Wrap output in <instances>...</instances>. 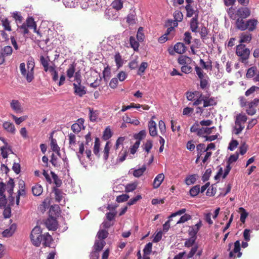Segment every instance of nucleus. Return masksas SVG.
Instances as JSON below:
<instances>
[{
  "label": "nucleus",
  "mask_w": 259,
  "mask_h": 259,
  "mask_svg": "<svg viewBox=\"0 0 259 259\" xmlns=\"http://www.w3.org/2000/svg\"><path fill=\"white\" fill-rule=\"evenodd\" d=\"M152 243L151 242H149L148 243H147L145 245V246L143 249L144 254L145 255L150 254L152 251Z\"/></svg>",
  "instance_id": "63"
},
{
  "label": "nucleus",
  "mask_w": 259,
  "mask_h": 259,
  "mask_svg": "<svg viewBox=\"0 0 259 259\" xmlns=\"http://www.w3.org/2000/svg\"><path fill=\"white\" fill-rule=\"evenodd\" d=\"M191 218L192 217H191V215L187 214V213H185L184 215H182L180 218L179 220L177 222L176 224L184 223L191 220Z\"/></svg>",
  "instance_id": "61"
},
{
  "label": "nucleus",
  "mask_w": 259,
  "mask_h": 259,
  "mask_svg": "<svg viewBox=\"0 0 259 259\" xmlns=\"http://www.w3.org/2000/svg\"><path fill=\"white\" fill-rule=\"evenodd\" d=\"M123 120L126 123L133 124L135 125H138L140 123L137 119H132L127 115L125 116H123Z\"/></svg>",
  "instance_id": "51"
},
{
  "label": "nucleus",
  "mask_w": 259,
  "mask_h": 259,
  "mask_svg": "<svg viewBox=\"0 0 259 259\" xmlns=\"http://www.w3.org/2000/svg\"><path fill=\"white\" fill-rule=\"evenodd\" d=\"M43 191L42 187L39 184H36L32 187V192L34 196L40 195Z\"/></svg>",
  "instance_id": "32"
},
{
  "label": "nucleus",
  "mask_w": 259,
  "mask_h": 259,
  "mask_svg": "<svg viewBox=\"0 0 259 259\" xmlns=\"http://www.w3.org/2000/svg\"><path fill=\"white\" fill-rule=\"evenodd\" d=\"M239 212H240V221L244 223L245 222V219L248 215V213L246 211V210L243 207L239 208Z\"/></svg>",
  "instance_id": "50"
},
{
  "label": "nucleus",
  "mask_w": 259,
  "mask_h": 259,
  "mask_svg": "<svg viewBox=\"0 0 259 259\" xmlns=\"http://www.w3.org/2000/svg\"><path fill=\"white\" fill-rule=\"evenodd\" d=\"M234 253H237V256L240 257L242 255V253L240 252V243L239 240H237L234 243V248L233 251L230 252L229 256L232 257L234 256Z\"/></svg>",
  "instance_id": "13"
},
{
  "label": "nucleus",
  "mask_w": 259,
  "mask_h": 259,
  "mask_svg": "<svg viewBox=\"0 0 259 259\" xmlns=\"http://www.w3.org/2000/svg\"><path fill=\"white\" fill-rule=\"evenodd\" d=\"M138 186V183L135 182L132 183L127 184L125 188V191L126 192H133L136 189Z\"/></svg>",
  "instance_id": "47"
},
{
  "label": "nucleus",
  "mask_w": 259,
  "mask_h": 259,
  "mask_svg": "<svg viewBox=\"0 0 259 259\" xmlns=\"http://www.w3.org/2000/svg\"><path fill=\"white\" fill-rule=\"evenodd\" d=\"M52 178L54 180V183L56 185V188L60 187L62 185V181L58 178V176L53 171L51 172Z\"/></svg>",
  "instance_id": "44"
},
{
  "label": "nucleus",
  "mask_w": 259,
  "mask_h": 259,
  "mask_svg": "<svg viewBox=\"0 0 259 259\" xmlns=\"http://www.w3.org/2000/svg\"><path fill=\"white\" fill-rule=\"evenodd\" d=\"M199 79L200 87L202 90H204L209 87V77L208 75H206V76H204V77H202L201 79Z\"/></svg>",
  "instance_id": "30"
},
{
  "label": "nucleus",
  "mask_w": 259,
  "mask_h": 259,
  "mask_svg": "<svg viewBox=\"0 0 259 259\" xmlns=\"http://www.w3.org/2000/svg\"><path fill=\"white\" fill-rule=\"evenodd\" d=\"M200 192V186L199 185H197L193 186L190 190V194L192 197H194L197 196Z\"/></svg>",
  "instance_id": "48"
},
{
  "label": "nucleus",
  "mask_w": 259,
  "mask_h": 259,
  "mask_svg": "<svg viewBox=\"0 0 259 259\" xmlns=\"http://www.w3.org/2000/svg\"><path fill=\"white\" fill-rule=\"evenodd\" d=\"M197 237L190 236V238L187 239L185 242V246L190 247L192 246L195 243Z\"/></svg>",
  "instance_id": "62"
},
{
  "label": "nucleus",
  "mask_w": 259,
  "mask_h": 259,
  "mask_svg": "<svg viewBox=\"0 0 259 259\" xmlns=\"http://www.w3.org/2000/svg\"><path fill=\"white\" fill-rule=\"evenodd\" d=\"M240 42L242 43H248L249 42L252 38V35L250 33H243L240 35Z\"/></svg>",
  "instance_id": "33"
},
{
  "label": "nucleus",
  "mask_w": 259,
  "mask_h": 259,
  "mask_svg": "<svg viewBox=\"0 0 259 259\" xmlns=\"http://www.w3.org/2000/svg\"><path fill=\"white\" fill-rule=\"evenodd\" d=\"M3 127L7 132L14 135L16 133V128L14 124L10 121H5L3 123Z\"/></svg>",
  "instance_id": "12"
},
{
  "label": "nucleus",
  "mask_w": 259,
  "mask_h": 259,
  "mask_svg": "<svg viewBox=\"0 0 259 259\" xmlns=\"http://www.w3.org/2000/svg\"><path fill=\"white\" fill-rule=\"evenodd\" d=\"M111 6L113 8L119 11L123 7V1L122 0H114L112 2Z\"/></svg>",
  "instance_id": "42"
},
{
  "label": "nucleus",
  "mask_w": 259,
  "mask_h": 259,
  "mask_svg": "<svg viewBox=\"0 0 259 259\" xmlns=\"http://www.w3.org/2000/svg\"><path fill=\"white\" fill-rule=\"evenodd\" d=\"M68 140H69V147L75 150V148L76 147V136L74 134L72 133H70L68 135Z\"/></svg>",
  "instance_id": "28"
},
{
  "label": "nucleus",
  "mask_w": 259,
  "mask_h": 259,
  "mask_svg": "<svg viewBox=\"0 0 259 259\" xmlns=\"http://www.w3.org/2000/svg\"><path fill=\"white\" fill-rule=\"evenodd\" d=\"M236 54L239 57V61L244 63L249 58L250 50L245 45L240 44L236 47Z\"/></svg>",
  "instance_id": "6"
},
{
  "label": "nucleus",
  "mask_w": 259,
  "mask_h": 259,
  "mask_svg": "<svg viewBox=\"0 0 259 259\" xmlns=\"http://www.w3.org/2000/svg\"><path fill=\"white\" fill-rule=\"evenodd\" d=\"M2 25L5 30L11 31L12 30L11 26V22L7 18H4L1 19Z\"/></svg>",
  "instance_id": "31"
},
{
  "label": "nucleus",
  "mask_w": 259,
  "mask_h": 259,
  "mask_svg": "<svg viewBox=\"0 0 259 259\" xmlns=\"http://www.w3.org/2000/svg\"><path fill=\"white\" fill-rule=\"evenodd\" d=\"M89 117L90 120L91 121L95 122L96 121L98 116V111L96 110L94 111L93 109L89 108Z\"/></svg>",
  "instance_id": "40"
},
{
  "label": "nucleus",
  "mask_w": 259,
  "mask_h": 259,
  "mask_svg": "<svg viewBox=\"0 0 259 259\" xmlns=\"http://www.w3.org/2000/svg\"><path fill=\"white\" fill-rule=\"evenodd\" d=\"M195 69L196 74L198 75V77L199 79H201V78L206 76V75H207L205 73L203 72L201 68L197 65L195 66Z\"/></svg>",
  "instance_id": "59"
},
{
  "label": "nucleus",
  "mask_w": 259,
  "mask_h": 259,
  "mask_svg": "<svg viewBox=\"0 0 259 259\" xmlns=\"http://www.w3.org/2000/svg\"><path fill=\"white\" fill-rule=\"evenodd\" d=\"M198 13L195 17L191 19L190 21V29L193 32H197L198 28Z\"/></svg>",
  "instance_id": "15"
},
{
  "label": "nucleus",
  "mask_w": 259,
  "mask_h": 259,
  "mask_svg": "<svg viewBox=\"0 0 259 259\" xmlns=\"http://www.w3.org/2000/svg\"><path fill=\"white\" fill-rule=\"evenodd\" d=\"M257 24V20L255 19H251L247 20L246 30L249 31H253L256 29Z\"/></svg>",
  "instance_id": "23"
},
{
  "label": "nucleus",
  "mask_w": 259,
  "mask_h": 259,
  "mask_svg": "<svg viewBox=\"0 0 259 259\" xmlns=\"http://www.w3.org/2000/svg\"><path fill=\"white\" fill-rule=\"evenodd\" d=\"M130 43L131 48H132L135 51H138L140 45L139 42L136 40V38L134 36H130Z\"/></svg>",
  "instance_id": "35"
},
{
  "label": "nucleus",
  "mask_w": 259,
  "mask_h": 259,
  "mask_svg": "<svg viewBox=\"0 0 259 259\" xmlns=\"http://www.w3.org/2000/svg\"><path fill=\"white\" fill-rule=\"evenodd\" d=\"M202 226V221L199 220L196 225L189 227V229L188 230V234L189 236L197 237L196 235Z\"/></svg>",
  "instance_id": "10"
},
{
  "label": "nucleus",
  "mask_w": 259,
  "mask_h": 259,
  "mask_svg": "<svg viewBox=\"0 0 259 259\" xmlns=\"http://www.w3.org/2000/svg\"><path fill=\"white\" fill-rule=\"evenodd\" d=\"M108 235V232L105 230H101L98 232L97 237L100 240H104Z\"/></svg>",
  "instance_id": "53"
},
{
  "label": "nucleus",
  "mask_w": 259,
  "mask_h": 259,
  "mask_svg": "<svg viewBox=\"0 0 259 259\" xmlns=\"http://www.w3.org/2000/svg\"><path fill=\"white\" fill-rule=\"evenodd\" d=\"M247 120V117L242 114L237 115L235 120V126L233 132L236 135L240 134L244 128V124Z\"/></svg>",
  "instance_id": "5"
},
{
  "label": "nucleus",
  "mask_w": 259,
  "mask_h": 259,
  "mask_svg": "<svg viewBox=\"0 0 259 259\" xmlns=\"http://www.w3.org/2000/svg\"><path fill=\"white\" fill-rule=\"evenodd\" d=\"M35 64L33 59L31 58L27 62V70L26 69L25 63L20 64V70L22 76L25 77L28 82H31L34 79V68Z\"/></svg>",
  "instance_id": "3"
},
{
  "label": "nucleus",
  "mask_w": 259,
  "mask_h": 259,
  "mask_svg": "<svg viewBox=\"0 0 259 259\" xmlns=\"http://www.w3.org/2000/svg\"><path fill=\"white\" fill-rule=\"evenodd\" d=\"M53 191L55 193V198L56 201L58 202H60L61 200L62 199V191L60 189L56 187H54L53 189Z\"/></svg>",
  "instance_id": "36"
},
{
  "label": "nucleus",
  "mask_w": 259,
  "mask_h": 259,
  "mask_svg": "<svg viewBox=\"0 0 259 259\" xmlns=\"http://www.w3.org/2000/svg\"><path fill=\"white\" fill-rule=\"evenodd\" d=\"M75 66L72 64L69 66V68L67 70V76L69 78H71L74 73Z\"/></svg>",
  "instance_id": "64"
},
{
  "label": "nucleus",
  "mask_w": 259,
  "mask_h": 259,
  "mask_svg": "<svg viewBox=\"0 0 259 259\" xmlns=\"http://www.w3.org/2000/svg\"><path fill=\"white\" fill-rule=\"evenodd\" d=\"M105 245V242L104 240H98L95 243L94 247L96 251H100Z\"/></svg>",
  "instance_id": "43"
},
{
  "label": "nucleus",
  "mask_w": 259,
  "mask_h": 259,
  "mask_svg": "<svg viewBox=\"0 0 259 259\" xmlns=\"http://www.w3.org/2000/svg\"><path fill=\"white\" fill-rule=\"evenodd\" d=\"M19 190L17 192V194L22 197H25L26 193L25 191V184L23 180H20L18 183Z\"/></svg>",
  "instance_id": "25"
},
{
  "label": "nucleus",
  "mask_w": 259,
  "mask_h": 259,
  "mask_svg": "<svg viewBox=\"0 0 259 259\" xmlns=\"http://www.w3.org/2000/svg\"><path fill=\"white\" fill-rule=\"evenodd\" d=\"M146 167L145 165H143L142 167L135 169L133 171V175L136 178H139L142 176L146 171Z\"/></svg>",
  "instance_id": "41"
},
{
  "label": "nucleus",
  "mask_w": 259,
  "mask_h": 259,
  "mask_svg": "<svg viewBox=\"0 0 259 259\" xmlns=\"http://www.w3.org/2000/svg\"><path fill=\"white\" fill-rule=\"evenodd\" d=\"M50 58L49 56L47 57H45L44 56H40V64L44 67V70L47 72H48L51 68V66H49V62Z\"/></svg>",
  "instance_id": "18"
},
{
  "label": "nucleus",
  "mask_w": 259,
  "mask_h": 259,
  "mask_svg": "<svg viewBox=\"0 0 259 259\" xmlns=\"http://www.w3.org/2000/svg\"><path fill=\"white\" fill-rule=\"evenodd\" d=\"M48 71L51 73L53 80L54 81H57L58 79V75L57 71L55 69V66H51V68Z\"/></svg>",
  "instance_id": "55"
},
{
  "label": "nucleus",
  "mask_w": 259,
  "mask_h": 259,
  "mask_svg": "<svg viewBox=\"0 0 259 259\" xmlns=\"http://www.w3.org/2000/svg\"><path fill=\"white\" fill-rule=\"evenodd\" d=\"M196 181V175H192L187 177L185 179V183L187 185H190L195 183Z\"/></svg>",
  "instance_id": "56"
},
{
  "label": "nucleus",
  "mask_w": 259,
  "mask_h": 259,
  "mask_svg": "<svg viewBox=\"0 0 259 259\" xmlns=\"http://www.w3.org/2000/svg\"><path fill=\"white\" fill-rule=\"evenodd\" d=\"M17 229V225L15 224H12L10 227L5 230L2 232V235L4 237H11L15 233Z\"/></svg>",
  "instance_id": "14"
},
{
  "label": "nucleus",
  "mask_w": 259,
  "mask_h": 259,
  "mask_svg": "<svg viewBox=\"0 0 259 259\" xmlns=\"http://www.w3.org/2000/svg\"><path fill=\"white\" fill-rule=\"evenodd\" d=\"M127 150L125 149L124 150L122 149L119 153L118 157L116 159V161L115 162L113 161L112 163L114 164H116L118 162H123L124 160H125V159L127 156Z\"/></svg>",
  "instance_id": "24"
},
{
  "label": "nucleus",
  "mask_w": 259,
  "mask_h": 259,
  "mask_svg": "<svg viewBox=\"0 0 259 259\" xmlns=\"http://www.w3.org/2000/svg\"><path fill=\"white\" fill-rule=\"evenodd\" d=\"M186 211V208L181 209L176 212L172 213L169 217L168 220L163 225V231L164 232L168 231L170 228V222L171 221V218L175 217L177 215H181Z\"/></svg>",
  "instance_id": "9"
},
{
  "label": "nucleus",
  "mask_w": 259,
  "mask_h": 259,
  "mask_svg": "<svg viewBox=\"0 0 259 259\" xmlns=\"http://www.w3.org/2000/svg\"><path fill=\"white\" fill-rule=\"evenodd\" d=\"M199 33L201 39H202L203 40L206 39L207 38V35L208 34V30L207 28L204 26H201L199 31Z\"/></svg>",
  "instance_id": "57"
},
{
  "label": "nucleus",
  "mask_w": 259,
  "mask_h": 259,
  "mask_svg": "<svg viewBox=\"0 0 259 259\" xmlns=\"http://www.w3.org/2000/svg\"><path fill=\"white\" fill-rule=\"evenodd\" d=\"M192 37L190 32L187 31L184 33L183 40L186 45H190L191 42Z\"/></svg>",
  "instance_id": "60"
},
{
  "label": "nucleus",
  "mask_w": 259,
  "mask_h": 259,
  "mask_svg": "<svg viewBox=\"0 0 259 259\" xmlns=\"http://www.w3.org/2000/svg\"><path fill=\"white\" fill-rule=\"evenodd\" d=\"M241 106H247L246 113L250 115H254L256 112L255 108L257 107L259 103V99L255 98L252 101L248 102L247 103L245 102V99L243 97L241 98Z\"/></svg>",
  "instance_id": "8"
},
{
  "label": "nucleus",
  "mask_w": 259,
  "mask_h": 259,
  "mask_svg": "<svg viewBox=\"0 0 259 259\" xmlns=\"http://www.w3.org/2000/svg\"><path fill=\"white\" fill-rule=\"evenodd\" d=\"M227 12L230 18L233 20H237L238 19H246L251 14L250 10L246 6L238 9L231 7Z\"/></svg>",
  "instance_id": "2"
},
{
  "label": "nucleus",
  "mask_w": 259,
  "mask_h": 259,
  "mask_svg": "<svg viewBox=\"0 0 259 259\" xmlns=\"http://www.w3.org/2000/svg\"><path fill=\"white\" fill-rule=\"evenodd\" d=\"M100 142L98 138H96L95 141V145L94 147L93 152L94 153L97 155H99Z\"/></svg>",
  "instance_id": "49"
},
{
  "label": "nucleus",
  "mask_w": 259,
  "mask_h": 259,
  "mask_svg": "<svg viewBox=\"0 0 259 259\" xmlns=\"http://www.w3.org/2000/svg\"><path fill=\"white\" fill-rule=\"evenodd\" d=\"M41 233L42 231L39 226H36L31 231L30 234L31 241L32 244L36 247L39 246L42 242L43 235Z\"/></svg>",
  "instance_id": "7"
},
{
  "label": "nucleus",
  "mask_w": 259,
  "mask_h": 259,
  "mask_svg": "<svg viewBox=\"0 0 259 259\" xmlns=\"http://www.w3.org/2000/svg\"><path fill=\"white\" fill-rule=\"evenodd\" d=\"M202 93L199 91H195L193 92H187V98L189 101H195L198 98H200Z\"/></svg>",
  "instance_id": "21"
},
{
  "label": "nucleus",
  "mask_w": 259,
  "mask_h": 259,
  "mask_svg": "<svg viewBox=\"0 0 259 259\" xmlns=\"http://www.w3.org/2000/svg\"><path fill=\"white\" fill-rule=\"evenodd\" d=\"M186 47L183 42H177L175 46L174 49L175 51L180 54L184 53L186 50Z\"/></svg>",
  "instance_id": "26"
},
{
  "label": "nucleus",
  "mask_w": 259,
  "mask_h": 259,
  "mask_svg": "<svg viewBox=\"0 0 259 259\" xmlns=\"http://www.w3.org/2000/svg\"><path fill=\"white\" fill-rule=\"evenodd\" d=\"M114 59L117 68L119 69L122 66L123 64V61L122 59L121 56L120 55L119 52L116 53L114 56Z\"/></svg>",
  "instance_id": "38"
},
{
  "label": "nucleus",
  "mask_w": 259,
  "mask_h": 259,
  "mask_svg": "<svg viewBox=\"0 0 259 259\" xmlns=\"http://www.w3.org/2000/svg\"><path fill=\"white\" fill-rule=\"evenodd\" d=\"M73 85L74 93L76 95L81 97L87 93L85 88L83 85L81 84L77 85L76 84H73Z\"/></svg>",
  "instance_id": "11"
},
{
  "label": "nucleus",
  "mask_w": 259,
  "mask_h": 259,
  "mask_svg": "<svg viewBox=\"0 0 259 259\" xmlns=\"http://www.w3.org/2000/svg\"><path fill=\"white\" fill-rule=\"evenodd\" d=\"M46 225L50 230H56L57 228V223L53 218L48 219L46 222Z\"/></svg>",
  "instance_id": "22"
},
{
  "label": "nucleus",
  "mask_w": 259,
  "mask_h": 259,
  "mask_svg": "<svg viewBox=\"0 0 259 259\" xmlns=\"http://www.w3.org/2000/svg\"><path fill=\"white\" fill-rule=\"evenodd\" d=\"M148 130L149 134L152 137H155L157 135L156 122L151 120L148 122Z\"/></svg>",
  "instance_id": "17"
},
{
  "label": "nucleus",
  "mask_w": 259,
  "mask_h": 259,
  "mask_svg": "<svg viewBox=\"0 0 259 259\" xmlns=\"http://www.w3.org/2000/svg\"><path fill=\"white\" fill-rule=\"evenodd\" d=\"M192 61L191 59L186 56H180L178 60V62L179 64L183 65H187L190 64Z\"/></svg>",
  "instance_id": "34"
},
{
  "label": "nucleus",
  "mask_w": 259,
  "mask_h": 259,
  "mask_svg": "<svg viewBox=\"0 0 259 259\" xmlns=\"http://www.w3.org/2000/svg\"><path fill=\"white\" fill-rule=\"evenodd\" d=\"M245 19H240L235 20V28L241 31H244L246 30V23L247 20L245 21Z\"/></svg>",
  "instance_id": "16"
},
{
  "label": "nucleus",
  "mask_w": 259,
  "mask_h": 259,
  "mask_svg": "<svg viewBox=\"0 0 259 259\" xmlns=\"http://www.w3.org/2000/svg\"><path fill=\"white\" fill-rule=\"evenodd\" d=\"M163 35L167 37L169 39H172L175 35V29L174 27L170 26L168 27L167 29L166 32Z\"/></svg>",
  "instance_id": "39"
},
{
  "label": "nucleus",
  "mask_w": 259,
  "mask_h": 259,
  "mask_svg": "<svg viewBox=\"0 0 259 259\" xmlns=\"http://www.w3.org/2000/svg\"><path fill=\"white\" fill-rule=\"evenodd\" d=\"M6 57L10 56L12 54L13 49L10 46H7L2 49L1 52Z\"/></svg>",
  "instance_id": "46"
},
{
  "label": "nucleus",
  "mask_w": 259,
  "mask_h": 259,
  "mask_svg": "<svg viewBox=\"0 0 259 259\" xmlns=\"http://www.w3.org/2000/svg\"><path fill=\"white\" fill-rule=\"evenodd\" d=\"M12 16L14 19L17 24L18 31L20 32L24 36L28 34L29 33V28L32 29L34 33H39L37 30V24L32 16H28L26 21L19 25L18 23H21L23 21V18L20 12L15 11L12 13Z\"/></svg>",
  "instance_id": "1"
},
{
  "label": "nucleus",
  "mask_w": 259,
  "mask_h": 259,
  "mask_svg": "<svg viewBox=\"0 0 259 259\" xmlns=\"http://www.w3.org/2000/svg\"><path fill=\"white\" fill-rule=\"evenodd\" d=\"M202 102L203 103V107L198 108V109L199 110V111L201 112H202L203 111V108H206L208 106H215L217 104V101H216L214 97H209L206 96H203V94H202V96L200 98L197 99V100L194 102L193 105H199L201 104Z\"/></svg>",
  "instance_id": "4"
},
{
  "label": "nucleus",
  "mask_w": 259,
  "mask_h": 259,
  "mask_svg": "<svg viewBox=\"0 0 259 259\" xmlns=\"http://www.w3.org/2000/svg\"><path fill=\"white\" fill-rule=\"evenodd\" d=\"M164 179V175L163 174H158L154 179L152 185L154 189H157L160 186L162 182Z\"/></svg>",
  "instance_id": "19"
},
{
  "label": "nucleus",
  "mask_w": 259,
  "mask_h": 259,
  "mask_svg": "<svg viewBox=\"0 0 259 259\" xmlns=\"http://www.w3.org/2000/svg\"><path fill=\"white\" fill-rule=\"evenodd\" d=\"M196 148L198 152L197 155H199V156H201V155L204 152H207L205 149V145L204 144H198Z\"/></svg>",
  "instance_id": "58"
},
{
  "label": "nucleus",
  "mask_w": 259,
  "mask_h": 259,
  "mask_svg": "<svg viewBox=\"0 0 259 259\" xmlns=\"http://www.w3.org/2000/svg\"><path fill=\"white\" fill-rule=\"evenodd\" d=\"M185 9L187 11L186 16L187 17H191L194 14L195 15L197 13H198V11L194 10L191 5H187L185 7Z\"/></svg>",
  "instance_id": "37"
},
{
  "label": "nucleus",
  "mask_w": 259,
  "mask_h": 259,
  "mask_svg": "<svg viewBox=\"0 0 259 259\" xmlns=\"http://www.w3.org/2000/svg\"><path fill=\"white\" fill-rule=\"evenodd\" d=\"M42 244L44 247H50L51 244L53 241V238L49 233L43 234Z\"/></svg>",
  "instance_id": "20"
},
{
  "label": "nucleus",
  "mask_w": 259,
  "mask_h": 259,
  "mask_svg": "<svg viewBox=\"0 0 259 259\" xmlns=\"http://www.w3.org/2000/svg\"><path fill=\"white\" fill-rule=\"evenodd\" d=\"M111 142L110 141L107 142L103 151V158L105 161H107L108 159L109 155V151L110 150Z\"/></svg>",
  "instance_id": "29"
},
{
  "label": "nucleus",
  "mask_w": 259,
  "mask_h": 259,
  "mask_svg": "<svg viewBox=\"0 0 259 259\" xmlns=\"http://www.w3.org/2000/svg\"><path fill=\"white\" fill-rule=\"evenodd\" d=\"M103 74L104 80L106 82H107L109 78L110 77V68L108 66L105 67L104 68V70H103Z\"/></svg>",
  "instance_id": "54"
},
{
  "label": "nucleus",
  "mask_w": 259,
  "mask_h": 259,
  "mask_svg": "<svg viewBox=\"0 0 259 259\" xmlns=\"http://www.w3.org/2000/svg\"><path fill=\"white\" fill-rule=\"evenodd\" d=\"M11 107L16 113H21L22 112L21 107L18 100H13L10 103Z\"/></svg>",
  "instance_id": "27"
},
{
  "label": "nucleus",
  "mask_w": 259,
  "mask_h": 259,
  "mask_svg": "<svg viewBox=\"0 0 259 259\" xmlns=\"http://www.w3.org/2000/svg\"><path fill=\"white\" fill-rule=\"evenodd\" d=\"M137 21L136 16L135 14L130 13L126 17V22L130 25H134L136 24Z\"/></svg>",
  "instance_id": "45"
},
{
  "label": "nucleus",
  "mask_w": 259,
  "mask_h": 259,
  "mask_svg": "<svg viewBox=\"0 0 259 259\" xmlns=\"http://www.w3.org/2000/svg\"><path fill=\"white\" fill-rule=\"evenodd\" d=\"M51 147L52 151L59 153L60 147L58 146L56 139L52 138L51 140Z\"/></svg>",
  "instance_id": "52"
}]
</instances>
